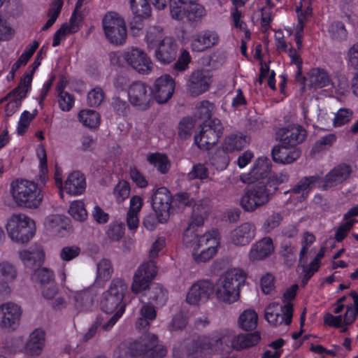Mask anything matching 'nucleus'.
<instances>
[{"mask_svg": "<svg viewBox=\"0 0 358 358\" xmlns=\"http://www.w3.org/2000/svg\"><path fill=\"white\" fill-rule=\"evenodd\" d=\"M261 339L259 332L240 334L231 336H203L194 342L196 351H208L216 354H229L232 350L241 351L258 344Z\"/></svg>", "mask_w": 358, "mask_h": 358, "instance_id": "f257e3e1", "label": "nucleus"}, {"mask_svg": "<svg viewBox=\"0 0 358 358\" xmlns=\"http://www.w3.org/2000/svg\"><path fill=\"white\" fill-rule=\"evenodd\" d=\"M43 157L40 159V184L25 179H16L10 183V194L15 202L19 206L36 208L42 202L43 196L38 185H45L48 180L46 154L44 148L41 149Z\"/></svg>", "mask_w": 358, "mask_h": 358, "instance_id": "f03ea898", "label": "nucleus"}, {"mask_svg": "<svg viewBox=\"0 0 358 358\" xmlns=\"http://www.w3.org/2000/svg\"><path fill=\"white\" fill-rule=\"evenodd\" d=\"M287 176H279L246 187L240 199V206L245 212L253 213L267 204L278 190L279 185L286 182Z\"/></svg>", "mask_w": 358, "mask_h": 358, "instance_id": "7ed1b4c3", "label": "nucleus"}, {"mask_svg": "<svg viewBox=\"0 0 358 358\" xmlns=\"http://www.w3.org/2000/svg\"><path fill=\"white\" fill-rule=\"evenodd\" d=\"M245 273L239 268L227 271L220 278L216 294L220 301L232 303L240 296V288L245 285Z\"/></svg>", "mask_w": 358, "mask_h": 358, "instance_id": "20e7f679", "label": "nucleus"}, {"mask_svg": "<svg viewBox=\"0 0 358 358\" xmlns=\"http://www.w3.org/2000/svg\"><path fill=\"white\" fill-rule=\"evenodd\" d=\"M220 243V235L217 229L198 236L192 253L194 261L197 263L209 261L217 253Z\"/></svg>", "mask_w": 358, "mask_h": 358, "instance_id": "39448f33", "label": "nucleus"}, {"mask_svg": "<svg viewBox=\"0 0 358 358\" xmlns=\"http://www.w3.org/2000/svg\"><path fill=\"white\" fill-rule=\"evenodd\" d=\"M223 131V124L218 118L204 121L199 132L194 136V143L200 150H209L218 142Z\"/></svg>", "mask_w": 358, "mask_h": 358, "instance_id": "423d86ee", "label": "nucleus"}, {"mask_svg": "<svg viewBox=\"0 0 358 358\" xmlns=\"http://www.w3.org/2000/svg\"><path fill=\"white\" fill-rule=\"evenodd\" d=\"M128 352L131 356H141V358H164L166 349L159 344L155 334H148L141 341L130 343Z\"/></svg>", "mask_w": 358, "mask_h": 358, "instance_id": "0eeeda50", "label": "nucleus"}, {"mask_svg": "<svg viewBox=\"0 0 358 358\" xmlns=\"http://www.w3.org/2000/svg\"><path fill=\"white\" fill-rule=\"evenodd\" d=\"M127 290V285L120 278L114 279L108 289L103 294L101 301V309L107 313H112L122 306L125 308V303L122 302L124 294Z\"/></svg>", "mask_w": 358, "mask_h": 358, "instance_id": "6e6552de", "label": "nucleus"}, {"mask_svg": "<svg viewBox=\"0 0 358 358\" xmlns=\"http://www.w3.org/2000/svg\"><path fill=\"white\" fill-rule=\"evenodd\" d=\"M103 29L106 38L115 45L123 44L127 38L124 20L117 13H109L103 19Z\"/></svg>", "mask_w": 358, "mask_h": 358, "instance_id": "1a4fd4ad", "label": "nucleus"}, {"mask_svg": "<svg viewBox=\"0 0 358 358\" xmlns=\"http://www.w3.org/2000/svg\"><path fill=\"white\" fill-rule=\"evenodd\" d=\"M173 197L169 190L164 187L157 189L152 196V208L161 224L166 223L171 211Z\"/></svg>", "mask_w": 358, "mask_h": 358, "instance_id": "9d476101", "label": "nucleus"}, {"mask_svg": "<svg viewBox=\"0 0 358 358\" xmlns=\"http://www.w3.org/2000/svg\"><path fill=\"white\" fill-rule=\"evenodd\" d=\"M293 312V305L291 303H286L282 306L279 303L273 302L265 308V319L273 326L282 323L289 325L292 321Z\"/></svg>", "mask_w": 358, "mask_h": 358, "instance_id": "9b49d317", "label": "nucleus"}, {"mask_svg": "<svg viewBox=\"0 0 358 358\" xmlns=\"http://www.w3.org/2000/svg\"><path fill=\"white\" fill-rule=\"evenodd\" d=\"M130 103L139 110H145L150 107L152 100L151 87L142 82H135L130 85L128 90Z\"/></svg>", "mask_w": 358, "mask_h": 358, "instance_id": "f8f14e48", "label": "nucleus"}, {"mask_svg": "<svg viewBox=\"0 0 358 358\" xmlns=\"http://www.w3.org/2000/svg\"><path fill=\"white\" fill-rule=\"evenodd\" d=\"M271 162L268 157H259L255 162L252 168L248 173V178H241L244 182H262L272 177L278 178L279 176H287L286 182L289 180V175L286 172L271 173Z\"/></svg>", "mask_w": 358, "mask_h": 358, "instance_id": "ddd939ff", "label": "nucleus"}, {"mask_svg": "<svg viewBox=\"0 0 358 358\" xmlns=\"http://www.w3.org/2000/svg\"><path fill=\"white\" fill-rule=\"evenodd\" d=\"M158 272L155 262L148 261L143 263L134 273L131 290L134 293H139L145 290L151 281L155 278Z\"/></svg>", "mask_w": 358, "mask_h": 358, "instance_id": "4468645a", "label": "nucleus"}, {"mask_svg": "<svg viewBox=\"0 0 358 358\" xmlns=\"http://www.w3.org/2000/svg\"><path fill=\"white\" fill-rule=\"evenodd\" d=\"M211 83L212 76L209 71L196 70L189 76L187 90L192 96H197L208 91Z\"/></svg>", "mask_w": 358, "mask_h": 358, "instance_id": "2eb2a0df", "label": "nucleus"}, {"mask_svg": "<svg viewBox=\"0 0 358 358\" xmlns=\"http://www.w3.org/2000/svg\"><path fill=\"white\" fill-rule=\"evenodd\" d=\"M123 59L135 71L148 74L151 71L152 62L147 55L138 48H132L124 52Z\"/></svg>", "mask_w": 358, "mask_h": 358, "instance_id": "dca6fc26", "label": "nucleus"}, {"mask_svg": "<svg viewBox=\"0 0 358 358\" xmlns=\"http://www.w3.org/2000/svg\"><path fill=\"white\" fill-rule=\"evenodd\" d=\"M152 96L159 103H164L173 96L175 89V81L168 74L157 78L151 87Z\"/></svg>", "mask_w": 358, "mask_h": 358, "instance_id": "f3484780", "label": "nucleus"}, {"mask_svg": "<svg viewBox=\"0 0 358 358\" xmlns=\"http://www.w3.org/2000/svg\"><path fill=\"white\" fill-rule=\"evenodd\" d=\"M307 136L306 130L301 125H289L280 128L276 132V138L282 143L296 147L303 143Z\"/></svg>", "mask_w": 358, "mask_h": 358, "instance_id": "a211bd4d", "label": "nucleus"}, {"mask_svg": "<svg viewBox=\"0 0 358 358\" xmlns=\"http://www.w3.org/2000/svg\"><path fill=\"white\" fill-rule=\"evenodd\" d=\"M22 315L21 307L12 302L0 306V327L15 329L19 325Z\"/></svg>", "mask_w": 358, "mask_h": 358, "instance_id": "6ab92c4d", "label": "nucleus"}, {"mask_svg": "<svg viewBox=\"0 0 358 358\" xmlns=\"http://www.w3.org/2000/svg\"><path fill=\"white\" fill-rule=\"evenodd\" d=\"M301 155V150L297 147H291L280 143L273 146L271 157L275 163L289 164L297 160Z\"/></svg>", "mask_w": 358, "mask_h": 358, "instance_id": "aec40b11", "label": "nucleus"}, {"mask_svg": "<svg viewBox=\"0 0 358 358\" xmlns=\"http://www.w3.org/2000/svg\"><path fill=\"white\" fill-rule=\"evenodd\" d=\"M322 178L319 175L304 176L301 178L296 185L289 189L285 191L284 194H297L300 201L306 200L310 192L316 186L322 182Z\"/></svg>", "mask_w": 358, "mask_h": 358, "instance_id": "412c9836", "label": "nucleus"}, {"mask_svg": "<svg viewBox=\"0 0 358 358\" xmlns=\"http://www.w3.org/2000/svg\"><path fill=\"white\" fill-rule=\"evenodd\" d=\"M214 289L213 283L209 280H199L190 287L186 301L191 305H196L201 301L208 299Z\"/></svg>", "mask_w": 358, "mask_h": 358, "instance_id": "4be33fe9", "label": "nucleus"}, {"mask_svg": "<svg viewBox=\"0 0 358 358\" xmlns=\"http://www.w3.org/2000/svg\"><path fill=\"white\" fill-rule=\"evenodd\" d=\"M34 73V71L31 70L30 71H26L21 78L18 86L4 97V99H8L13 97V99L8 103V108L10 106L20 107L22 100L26 96L27 93L29 90Z\"/></svg>", "mask_w": 358, "mask_h": 358, "instance_id": "5701e85b", "label": "nucleus"}, {"mask_svg": "<svg viewBox=\"0 0 358 358\" xmlns=\"http://www.w3.org/2000/svg\"><path fill=\"white\" fill-rule=\"evenodd\" d=\"M178 45L172 37H164L155 50L156 59L163 64L175 60L177 56Z\"/></svg>", "mask_w": 358, "mask_h": 358, "instance_id": "b1692460", "label": "nucleus"}, {"mask_svg": "<svg viewBox=\"0 0 358 358\" xmlns=\"http://www.w3.org/2000/svg\"><path fill=\"white\" fill-rule=\"evenodd\" d=\"M205 15V8L199 3L180 5V20H185L192 27H196Z\"/></svg>", "mask_w": 358, "mask_h": 358, "instance_id": "393cba45", "label": "nucleus"}, {"mask_svg": "<svg viewBox=\"0 0 358 358\" xmlns=\"http://www.w3.org/2000/svg\"><path fill=\"white\" fill-rule=\"evenodd\" d=\"M19 257L27 268L35 270L43 264L45 254L41 246L36 245L27 250L20 251Z\"/></svg>", "mask_w": 358, "mask_h": 358, "instance_id": "a878e982", "label": "nucleus"}, {"mask_svg": "<svg viewBox=\"0 0 358 358\" xmlns=\"http://www.w3.org/2000/svg\"><path fill=\"white\" fill-rule=\"evenodd\" d=\"M351 173L350 166L341 164L335 166L325 176L322 189L335 187L347 180Z\"/></svg>", "mask_w": 358, "mask_h": 358, "instance_id": "bb28decb", "label": "nucleus"}, {"mask_svg": "<svg viewBox=\"0 0 358 358\" xmlns=\"http://www.w3.org/2000/svg\"><path fill=\"white\" fill-rule=\"evenodd\" d=\"M255 236V227L249 222H245L235 228L231 233V239L236 245L249 244Z\"/></svg>", "mask_w": 358, "mask_h": 358, "instance_id": "cd10ccee", "label": "nucleus"}, {"mask_svg": "<svg viewBox=\"0 0 358 358\" xmlns=\"http://www.w3.org/2000/svg\"><path fill=\"white\" fill-rule=\"evenodd\" d=\"M219 36L215 31L206 30L199 33L192 41L191 48L194 52H203L216 45Z\"/></svg>", "mask_w": 358, "mask_h": 358, "instance_id": "c85d7f7f", "label": "nucleus"}, {"mask_svg": "<svg viewBox=\"0 0 358 358\" xmlns=\"http://www.w3.org/2000/svg\"><path fill=\"white\" fill-rule=\"evenodd\" d=\"M273 250V240L266 236L252 245L249 258L251 261L262 260L268 257Z\"/></svg>", "mask_w": 358, "mask_h": 358, "instance_id": "c756f323", "label": "nucleus"}, {"mask_svg": "<svg viewBox=\"0 0 358 358\" xmlns=\"http://www.w3.org/2000/svg\"><path fill=\"white\" fill-rule=\"evenodd\" d=\"M310 89H320L329 86L331 80L329 73L324 69L315 67L307 73Z\"/></svg>", "mask_w": 358, "mask_h": 358, "instance_id": "7c9ffc66", "label": "nucleus"}, {"mask_svg": "<svg viewBox=\"0 0 358 358\" xmlns=\"http://www.w3.org/2000/svg\"><path fill=\"white\" fill-rule=\"evenodd\" d=\"M45 344V332L39 329H35L25 344V351L30 355H38L41 353Z\"/></svg>", "mask_w": 358, "mask_h": 358, "instance_id": "2f4dec72", "label": "nucleus"}, {"mask_svg": "<svg viewBox=\"0 0 358 358\" xmlns=\"http://www.w3.org/2000/svg\"><path fill=\"white\" fill-rule=\"evenodd\" d=\"M85 178L79 171L71 173L65 181L64 189L69 194H80L85 191Z\"/></svg>", "mask_w": 358, "mask_h": 358, "instance_id": "473e14b6", "label": "nucleus"}, {"mask_svg": "<svg viewBox=\"0 0 358 358\" xmlns=\"http://www.w3.org/2000/svg\"><path fill=\"white\" fill-rule=\"evenodd\" d=\"M150 303L156 307L163 306L167 299V291L160 284H153L149 289L148 293Z\"/></svg>", "mask_w": 358, "mask_h": 358, "instance_id": "72a5a7b5", "label": "nucleus"}, {"mask_svg": "<svg viewBox=\"0 0 358 358\" xmlns=\"http://www.w3.org/2000/svg\"><path fill=\"white\" fill-rule=\"evenodd\" d=\"M247 144L246 136L242 133H232L224 138L222 145L229 152L241 150Z\"/></svg>", "mask_w": 358, "mask_h": 358, "instance_id": "f704fd0d", "label": "nucleus"}, {"mask_svg": "<svg viewBox=\"0 0 358 358\" xmlns=\"http://www.w3.org/2000/svg\"><path fill=\"white\" fill-rule=\"evenodd\" d=\"M35 222L33 220L30 219L24 227H21V229L17 232L13 230L10 238L17 243H24L29 241L35 234Z\"/></svg>", "mask_w": 358, "mask_h": 358, "instance_id": "c9c22d12", "label": "nucleus"}, {"mask_svg": "<svg viewBox=\"0 0 358 358\" xmlns=\"http://www.w3.org/2000/svg\"><path fill=\"white\" fill-rule=\"evenodd\" d=\"M228 152H229L223 145L217 148L210 158V164L217 170L226 169L230 161Z\"/></svg>", "mask_w": 358, "mask_h": 358, "instance_id": "e433bc0d", "label": "nucleus"}, {"mask_svg": "<svg viewBox=\"0 0 358 358\" xmlns=\"http://www.w3.org/2000/svg\"><path fill=\"white\" fill-rule=\"evenodd\" d=\"M258 315L254 310H245L238 317V325L245 331H252L257 326Z\"/></svg>", "mask_w": 358, "mask_h": 358, "instance_id": "4c0bfd02", "label": "nucleus"}, {"mask_svg": "<svg viewBox=\"0 0 358 358\" xmlns=\"http://www.w3.org/2000/svg\"><path fill=\"white\" fill-rule=\"evenodd\" d=\"M31 218L22 213L13 214L8 217L6 225V229L8 232L9 237L12 236L13 230L17 232L21 229L22 227L27 225V223Z\"/></svg>", "mask_w": 358, "mask_h": 358, "instance_id": "58836bf2", "label": "nucleus"}, {"mask_svg": "<svg viewBox=\"0 0 358 358\" xmlns=\"http://www.w3.org/2000/svg\"><path fill=\"white\" fill-rule=\"evenodd\" d=\"M328 32L331 39L342 42L348 38V31L344 23L341 21H334L328 28Z\"/></svg>", "mask_w": 358, "mask_h": 358, "instance_id": "ea45409f", "label": "nucleus"}, {"mask_svg": "<svg viewBox=\"0 0 358 358\" xmlns=\"http://www.w3.org/2000/svg\"><path fill=\"white\" fill-rule=\"evenodd\" d=\"M148 162L157 167V170L162 174L167 173L169 169V164L167 157L160 153H151L147 157Z\"/></svg>", "mask_w": 358, "mask_h": 358, "instance_id": "a19ab883", "label": "nucleus"}, {"mask_svg": "<svg viewBox=\"0 0 358 358\" xmlns=\"http://www.w3.org/2000/svg\"><path fill=\"white\" fill-rule=\"evenodd\" d=\"M214 109L213 103L208 100H203L196 106L195 116L199 119L205 120V121L210 120Z\"/></svg>", "mask_w": 358, "mask_h": 358, "instance_id": "79ce46f5", "label": "nucleus"}, {"mask_svg": "<svg viewBox=\"0 0 358 358\" xmlns=\"http://www.w3.org/2000/svg\"><path fill=\"white\" fill-rule=\"evenodd\" d=\"M134 15L148 17L151 8L148 0H129Z\"/></svg>", "mask_w": 358, "mask_h": 358, "instance_id": "37998d69", "label": "nucleus"}, {"mask_svg": "<svg viewBox=\"0 0 358 358\" xmlns=\"http://www.w3.org/2000/svg\"><path fill=\"white\" fill-rule=\"evenodd\" d=\"M78 118L84 125L90 128L96 127L100 123L99 113L92 110H81L78 114Z\"/></svg>", "mask_w": 358, "mask_h": 358, "instance_id": "c03bdc74", "label": "nucleus"}, {"mask_svg": "<svg viewBox=\"0 0 358 358\" xmlns=\"http://www.w3.org/2000/svg\"><path fill=\"white\" fill-rule=\"evenodd\" d=\"M71 216L76 221L83 222L87 219V213L82 201H75L69 209Z\"/></svg>", "mask_w": 358, "mask_h": 358, "instance_id": "a18cd8bd", "label": "nucleus"}, {"mask_svg": "<svg viewBox=\"0 0 358 358\" xmlns=\"http://www.w3.org/2000/svg\"><path fill=\"white\" fill-rule=\"evenodd\" d=\"M113 272V266L110 260L103 259L97 264V278L103 281L108 280Z\"/></svg>", "mask_w": 358, "mask_h": 358, "instance_id": "49530a36", "label": "nucleus"}, {"mask_svg": "<svg viewBox=\"0 0 358 358\" xmlns=\"http://www.w3.org/2000/svg\"><path fill=\"white\" fill-rule=\"evenodd\" d=\"M163 29L160 27H152L149 29L146 35V41L149 48L157 45L164 38Z\"/></svg>", "mask_w": 358, "mask_h": 358, "instance_id": "de8ad7c7", "label": "nucleus"}, {"mask_svg": "<svg viewBox=\"0 0 358 358\" xmlns=\"http://www.w3.org/2000/svg\"><path fill=\"white\" fill-rule=\"evenodd\" d=\"M315 241V236L313 234L306 231L301 239V249L299 253V260L301 262H306V254L310 245Z\"/></svg>", "mask_w": 358, "mask_h": 358, "instance_id": "09e8293b", "label": "nucleus"}, {"mask_svg": "<svg viewBox=\"0 0 358 358\" xmlns=\"http://www.w3.org/2000/svg\"><path fill=\"white\" fill-rule=\"evenodd\" d=\"M32 278L38 281L41 285L55 280L53 272L47 268L35 269Z\"/></svg>", "mask_w": 358, "mask_h": 358, "instance_id": "8fccbe9b", "label": "nucleus"}, {"mask_svg": "<svg viewBox=\"0 0 358 358\" xmlns=\"http://www.w3.org/2000/svg\"><path fill=\"white\" fill-rule=\"evenodd\" d=\"M17 276L15 267L8 263L3 262L0 264V278L5 282L13 280Z\"/></svg>", "mask_w": 358, "mask_h": 358, "instance_id": "3c124183", "label": "nucleus"}, {"mask_svg": "<svg viewBox=\"0 0 358 358\" xmlns=\"http://www.w3.org/2000/svg\"><path fill=\"white\" fill-rule=\"evenodd\" d=\"M336 141V136L334 134H329L321 137L317 140L312 148V152L314 153L320 152L327 146H331Z\"/></svg>", "mask_w": 358, "mask_h": 358, "instance_id": "603ef678", "label": "nucleus"}, {"mask_svg": "<svg viewBox=\"0 0 358 358\" xmlns=\"http://www.w3.org/2000/svg\"><path fill=\"white\" fill-rule=\"evenodd\" d=\"M62 88V85L58 87V90L59 91L58 99L59 108L64 111H69L73 106L74 99L68 92L63 91Z\"/></svg>", "mask_w": 358, "mask_h": 358, "instance_id": "864d4df0", "label": "nucleus"}, {"mask_svg": "<svg viewBox=\"0 0 358 358\" xmlns=\"http://www.w3.org/2000/svg\"><path fill=\"white\" fill-rule=\"evenodd\" d=\"M104 99V93L101 87H95L88 92L87 102L92 107L99 106Z\"/></svg>", "mask_w": 358, "mask_h": 358, "instance_id": "5fc2aeb1", "label": "nucleus"}, {"mask_svg": "<svg viewBox=\"0 0 358 358\" xmlns=\"http://www.w3.org/2000/svg\"><path fill=\"white\" fill-rule=\"evenodd\" d=\"M106 234L111 241H120L124 234V224L122 223L111 224L106 231Z\"/></svg>", "mask_w": 358, "mask_h": 358, "instance_id": "6e6d98bb", "label": "nucleus"}, {"mask_svg": "<svg viewBox=\"0 0 358 358\" xmlns=\"http://www.w3.org/2000/svg\"><path fill=\"white\" fill-rule=\"evenodd\" d=\"M352 116V111L348 108H340L335 115L334 125L340 127L349 122Z\"/></svg>", "mask_w": 358, "mask_h": 358, "instance_id": "4d7b16f0", "label": "nucleus"}, {"mask_svg": "<svg viewBox=\"0 0 358 358\" xmlns=\"http://www.w3.org/2000/svg\"><path fill=\"white\" fill-rule=\"evenodd\" d=\"M344 221L345 222L338 227L335 233V240L338 243L344 240L355 222V220Z\"/></svg>", "mask_w": 358, "mask_h": 358, "instance_id": "13d9d810", "label": "nucleus"}, {"mask_svg": "<svg viewBox=\"0 0 358 358\" xmlns=\"http://www.w3.org/2000/svg\"><path fill=\"white\" fill-rule=\"evenodd\" d=\"M324 324L327 326L336 329H339L340 327H343V326H346L344 324V318L343 315H334L329 313L324 315Z\"/></svg>", "mask_w": 358, "mask_h": 358, "instance_id": "bf43d9fd", "label": "nucleus"}, {"mask_svg": "<svg viewBox=\"0 0 358 358\" xmlns=\"http://www.w3.org/2000/svg\"><path fill=\"white\" fill-rule=\"evenodd\" d=\"M114 193L119 203L123 201L129 196L130 187L126 181L120 182L114 189Z\"/></svg>", "mask_w": 358, "mask_h": 358, "instance_id": "052dcab7", "label": "nucleus"}, {"mask_svg": "<svg viewBox=\"0 0 358 358\" xmlns=\"http://www.w3.org/2000/svg\"><path fill=\"white\" fill-rule=\"evenodd\" d=\"M80 248L77 245L64 247L60 252V257L62 260L69 262L79 256Z\"/></svg>", "mask_w": 358, "mask_h": 358, "instance_id": "680f3d73", "label": "nucleus"}, {"mask_svg": "<svg viewBox=\"0 0 358 358\" xmlns=\"http://www.w3.org/2000/svg\"><path fill=\"white\" fill-rule=\"evenodd\" d=\"M344 318V324L350 325L355 322L358 317V306L349 303L346 306V310L343 315Z\"/></svg>", "mask_w": 358, "mask_h": 358, "instance_id": "e2e57ef3", "label": "nucleus"}, {"mask_svg": "<svg viewBox=\"0 0 358 358\" xmlns=\"http://www.w3.org/2000/svg\"><path fill=\"white\" fill-rule=\"evenodd\" d=\"M61 11V3L56 4H51L48 11L49 20L46 22L45 25L42 27V30L45 31L48 29L56 21L59 14Z\"/></svg>", "mask_w": 358, "mask_h": 358, "instance_id": "0e129e2a", "label": "nucleus"}, {"mask_svg": "<svg viewBox=\"0 0 358 358\" xmlns=\"http://www.w3.org/2000/svg\"><path fill=\"white\" fill-rule=\"evenodd\" d=\"M282 220V217L280 213H273L268 216L263 225L264 231L268 233L271 230L278 227L280 225Z\"/></svg>", "mask_w": 358, "mask_h": 358, "instance_id": "69168bd1", "label": "nucleus"}, {"mask_svg": "<svg viewBox=\"0 0 358 358\" xmlns=\"http://www.w3.org/2000/svg\"><path fill=\"white\" fill-rule=\"evenodd\" d=\"M260 284L262 292L266 294H268L275 287L274 277L271 273H266L262 277Z\"/></svg>", "mask_w": 358, "mask_h": 358, "instance_id": "338daca9", "label": "nucleus"}, {"mask_svg": "<svg viewBox=\"0 0 358 358\" xmlns=\"http://www.w3.org/2000/svg\"><path fill=\"white\" fill-rule=\"evenodd\" d=\"M348 65L358 71V43H355L348 50Z\"/></svg>", "mask_w": 358, "mask_h": 358, "instance_id": "774afa93", "label": "nucleus"}]
</instances>
